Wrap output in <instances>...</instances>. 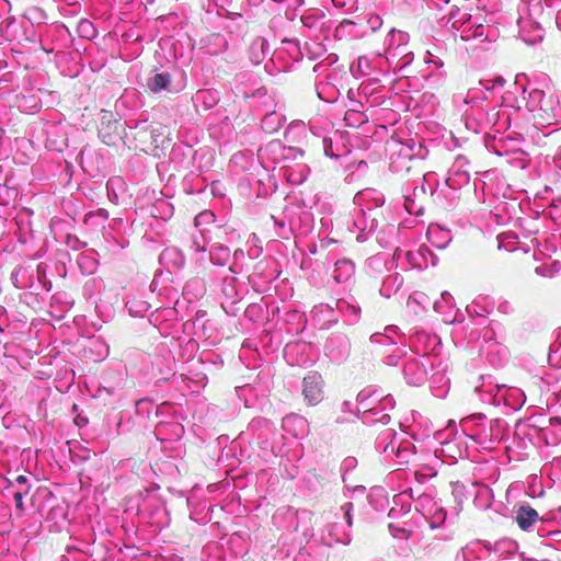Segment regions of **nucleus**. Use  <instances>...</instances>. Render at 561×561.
I'll return each mask as SVG.
<instances>
[{
  "instance_id": "nucleus-7",
  "label": "nucleus",
  "mask_w": 561,
  "mask_h": 561,
  "mask_svg": "<svg viewBox=\"0 0 561 561\" xmlns=\"http://www.w3.org/2000/svg\"><path fill=\"white\" fill-rule=\"evenodd\" d=\"M304 156V150L298 147L285 146L280 140H272L259 149L257 157L266 170H274L276 165L296 160Z\"/></svg>"
},
{
  "instance_id": "nucleus-17",
  "label": "nucleus",
  "mask_w": 561,
  "mask_h": 561,
  "mask_svg": "<svg viewBox=\"0 0 561 561\" xmlns=\"http://www.w3.org/2000/svg\"><path fill=\"white\" fill-rule=\"evenodd\" d=\"M444 461L437 455V450L434 454L428 450H421L420 458L415 461L416 469L413 472L415 481L423 484L436 477Z\"/></svg>"
},
{
  "instance_id": "nucleus-45",
  "label": "nucleus",
  "mask_w": 561,
  "mask_h": 561,
  "mask_svg": "<svg viewBox=\"0 0 561 561\" xmlns=\"http://www.w3.org/2000/svg\"><path fill=\"white\" fill-rule=\"evenodd\" d=\"M382 85L379 84L378 79H370L363 82L359 87V95L365 98L370 106L380 105L383 102V95L379 93L382 91Z\"/></svg>"
},
{
  "instance_id": "nucleus-32",
  "label": "nucleus",
  "mask_w": 561,
  "mask_h": 561,
  "mask_svg": "<svg viewBox=\"0 0 561 561\" xmlns=\"http://www.w3.org/2000/svg\"><path fill=\"white\" fill-rule=\"evenodd\" d=\"M437 175L434 172H427L423 174L422 179L415 181L411 184H408L405 187V192H410L413 194L415 198L423 199L427 193L433 195L437 187Z\"/></svg>"
},
{
  "instance_id": "nucleus-63",
  "label": "nucleus",
  "mask_w": 561,
  "mask_h": 561,
  "mask_svg": "<svg viewBox=\"0 0 561 561\" xmlns=\"http://www.w3.org/2000/svg\"><path fill=\"white\" fill-rule=\"evenodd\" d=\"M313 312L316 317L323 318V323L321 327H330L339 321L337 310H335L330 305H319L314 307Z\"/></svg>"
},
{
  "instance_id": "nucleus-48",
  "label": "nucleus",
  "mask_w": 561,
  "mask_h": 561,
  "mask_svg": "<svg viewBox=\"0 0 561 561\" xmlns=\"http://www.w3.org/2000/svg\"><path fill=\"white\" fill-rule=\"evenodd\" d=\"M543 425V445L557 446L561 443V417H547Z\"/></svg>"
},
{
  "instance_id": "nucleus-53",
  "label": "nucleus",
  "mask_w": 561,
  "mask_h": 561,
  "mask_svg": "<svg viewBox=\"0 0 561 561\" xmlns=\"http://www.w3.org/2000/svg\"><path fill=\"white\" fill-rule=\"evenodd\" d=\"M355 274V264L352 260L343 257L335 262L333 278L336 283H347Z\"/></svg>"
},
{
  "instance_id": "nucleus-41",
  "label": "nucleus",
  "mask_w": 561,
  "mask_h": 561,
  "mask_svg": "<svg viewBox=\"0 0 561 561\" xmlns=\"http://www.w3.org/2000/svg\"><path fill=\"white\" fill-rule=\"evenodd\" d=\"M473 16L468 12L467 9H460L457 5H453L449 12L442 20H445V26L449 30L457 32L463 28L467 24L471 23Z\"/></svg>"
},
{
  "instance_id": "nucleus-16",
  "label": "nucleus",
  "mask_w": 561,
  "mask_h": 561,
  "mask_svg": "<svg viewBox=\"0 0 561 561\" xmlns=\"http://www.w3.org/2000/svg\"><path fill=\"white\" fill-rule=\"evenodd\" d=\"M275 227L278 228L277 236L288 240L298 229L306 233L310 229L311 214L302 211L298 217L285 215L284 218L272 216Z\"/></svg>"
},
{
  "instance_id": "nucleus-18",
  "label": "nucleus",
  "mask_w": 561,
  "mask_h": 561,
  "mask_svg": "<svg viewBox=\"0 0 561 561\" xmlns=\"http://www.w3.org/2000/svg\"><path fill=\"white\" fill-rule=\"evenodd\" d=\"M471 163L463 154H458L449 167L446 184L451 190H460L470 182Z\"/></svg>"
},
{
  "instance_id": "nucleus-54",
  "label": "nucleus",
  "mask_w": 561,
  "mask_h": 561,
  "mask_svg": "<svg viewBox=\"0 0 561 561\" xmlns=\"http://www.w3.org/2000/svg\"><path fill=\"white\" fill-rule=\"evenodd\" d=\"M427 239L433 247L443 250L451 242L453 237L449 230L439 226H431L427 231Z\"/></svg>"
},
{
  "instance_id": "nucleus-6",
  "label": "nucleus",
  "mask_w": 561,
  "mask_h": 561,
  "mask_svg": "<svg viewBox=\"0 0 561 561\" xmlns=\"http://www.w3.org/2000/svg\"><path fill=\"white\" fill-rule=\"evenodd\" d=\"M428 153L426 147L413 138L393 144L390 153V169L393 172L409 171L414 159H425Z\"/></svg>"
},
{
  "instance_id": "nucleus-36",
  "label": "nucleus",
  "mask_w": 561,
  "mask_h": 561,
  "mask_svg": "<svg viewBox=\"0 0 561 561\" xmlns=\"http://www.w3.org/2000/svg\"><path fill=\"white\" fill-rule=\"evenodd\" d=\"M353 202L357 208H364L368 211L370 208L378 210L383 205L385 197L375 188H365L355 194Z\"/></svg>"
},
{
  "instance_id": "nucleus-47",
  "label": "nucleus",
  "mask_w": 561,
  "mask_h": 561,
  "mask_svg": "<svg viewBox=\"0 0 561 561\" xmlns=\"http://www.w3.org/2000/svg\"><path fill=\"white\" fill-rule=\"evenodd\" d=\"M394 405L396 401L392 396H383V400L376 408H373V411H369L371 413V425L377 423L388 424L390 422L389 411L393 410Z\"/></svg>"
},
{
  "instance_id": "nucleus-28",
  "label": "nucleus",
  "mask_w": 561,
  "mask_h": 561,
  "mask_svg": "<svg viewBox=\"0 0 561 561\" xmlns=\"http://www.w3.org/2000/svg\"><path fill=\"white\" fill-rule=\"evenodd\" d=\"M301 23L310 32H319L323 38H327L333 28V23L321 11L302 14Z\"/></svg>"
},
{
  "instance_id": "nucleus-14",
  "label": "nucleus",
  "mask_w": 561,
  "mask_h": 561,
  "mask_svg": "<svg viewBox=\"0 0 561 561\" xmlns=\"http://www.w3.org/2000/svg\"><path fill=\"white\" fill-rule=\"evenodd\" d=\"M351 348L348 336L342 332H334L325 340L323 353L332 363L342 364L350 357Z\"/></svg>"
},
{
  "instance_id": "nucleus-4",
  "label": "nucleus",
  "mask_w": 561,
  "mask_h": 561,
  "mask_svg": "<svg viewBox=\"0 0 561 561\" xmlns=\"http://www.w3.org/2000/svg\"><path fill=\"white\" fill-rule=\"evenodd\" d=\"M410 35L401 30L392 27L383 39L385 57L393 68V71L402 77H408V68L414 59V54L409 49Z\"/></svg>"
},
{
  "instance_id": "nucleus-24",
  "label": "nucleus",
  "mask_w": 561,
  "mask_h": 561,
  "mask_svg": "<svg viewBox=\"0 0 561 561\" xmlns=\"http://www.w3.org/2000/svg\"><path fill=\"white\" fill-rule=\"evenodd\" d=\"M460 38L465 42L471 39H480L481 42H493L496 37V31L488 25H483L473 18L470 24H467L463 28H460Z\"/></svg>"
},
{
  "instance_id": "nucleus-22",
  "label": "nucleus",
  "mask_w": 561,
  "mask_h": 561,
  "mask_svg": "<svg viewBox=\"0 0 561 561\" xmlns=\"http://www.w3.org/2000/svg\"><path fill=\"white\" fill-rule=\"evenodd\" d=\"M287 44L290 47V51L295 53L293 56L294 61H299L304 57L314 61L328 55L325 46L317 39L306 42L304 47H300L299 43L295 39L288 41Z\"/></svg>"
},
{
  "instance_id": "nucleus-25",
  "label": "nucleus",
  "mask_w": 561,
  "mask_h": 561,
  "mask_svg": "<svg viewBox=\"0 0 561 561\" xmlns=\"http://www.w3.org/2000/svg\"><path fill=\"white\" fill-rule=\"evenodd\" d=\"M367 36V30L364 25V19L360 16L356 20H343L339 25L334 26V37L343 38H363Z\"/></svg>"
},
{
  "instance_id": "nucleus-30",
  "label": "nucleus",
  "mask_w": 561,
  "mask_h": 561,
  "mask_svg": "<svg viewBox=\"0 0 561 561\" xmlns=\"http://www.w3.org/2000/svg\"><path fill=\"white\" fill-rule=\"evenodd\" d=\"M288 41L289 39L283 42L285 47L276 49L273 53L270 59L271 66L270 64H265V69L271 75L273 73V70H276L277 72L288 71L291 68L293 62H295L293 60V56L295 55V53L293 50L290 51V47L287 44Z\"/></svg>"
},
{
  "instance_id": "nucleus-12",
  "label": "nucleus",
  "mask_w": 561,
  "mask_h": 561,
  "mask_svg": "<svg viewBox=\"0 0 561 561\" xmlns=\"http://www.w3.org/2000/svg\"><path fill=\"white\" fill-rule=\"evenodd\" d=\"M380 211L370 208L369 211L364 208L355 207L352 213V225L350 231L357 232L356 240L365 242L376 231L379 225Z\"/></svg>"
},
{
  "instance_id": "nucleus-62",
  "label": "nucleus",
  "mask_w": 561,
  "mask_h": 561,
  "mask_svg": "<svg viewBox=\"0 0 561 561\" xmlns=\"http://www.w3.org/2000/svg\"><path fill=\"white\" fill-rule=\"evenodd\" d=\"M403 285V277L399 273L388 275L380 287V294L385 297H390L397 293Z\"/></svg>"
},
{
  "instance_id": "nucleus-55",
  "label": "nucleus",
  "mask_w": 561,
  "mask_h": 561,
  "mask_svg": "<svg viewBox=\"0 0 561 561\" xmlns=\"http://www.w3.org/2000/svg\"><path fill=\"white\" fill-rule=\"evenodd\" d=\"M270 51L271 47L267 39H265L264 37H256L255 39H253L250 46V60L254 65H260L266 58Z\"/></svg>"
},
{
  "instance_id": "nucleus-5",
  "label": "nucleus",
  "mask_w": 561,
  "mask_h": 561,
  "mask_svg": "<svg viewBox=\"0 0 561 561\" xmlns=\"http://www.w3.org/2000/svg\"><path fill=\"white\" fill-rule=\"evenodd\" d=\"M376 448L381 450L386 458L396 460L398 465L415 462L420 458L421 450L408 439H397L393 430L387 428L376 439Z\"/></svg>"
},
{
  "instance_id": "nucleus-23",
  "label": "nucleus",
  "mask_w": 561,
  "mask_h": 561,
  "mask_svg": "<svg viewBox=\"0 0 561 561\" xmlns=\"http://www.w3.org/2000/svg\"><path fill=\"white\" fill-rule=\"evenodd\" d=\"M322 377L317 371H310L302 380V394L309 405H316L323 399Z\"/></svg>"
},
{
  "instance_id": "nucleus-29",
  "label": "nucleus",
  "mask_w": 561,
  "mask_h": 561,
  "mask_svg": "<svg viewBox=\"0 0 561 561\" xmlns=\"http://www.w3.org/2000/svg\"><path fill=\"white\" fill-rule=\"evenodd\" d=\"M482 547L493 553L496 558L501 560H506L512 557L517 556L518 552V543L510 538H502L496 540L495 542H491L488 540L480 541Z\"/></svg>"
},
{
  "instance_id": "nucleus-2",
  "label": "nucleus",
  "mask_w": 561,
  "mask_h": 561,
  "mask_svg": "<svg viewBox=\"0 0 561 561\" xmlns=\"http://www.w3.org/2000/svg\"><path fill=\"white\" fill-rule=\"evenodd\" d=\"M383 362L388 366L402 364L403 378L410 386H422L428 380L431 373L432 383H442L444 387L449 382L443 371L435 370L436 358L432 355L409 354L404 347H396L385 356Z\"/></svg>"
},
{
  "instance_id": "nucleus-11",
  "label": "nucleus",
  "mask_w": 561,
  "mask_h": 561,
  "mask_svg": "<svg viewBox=\"0 0 561 561\" xmlns=\"http://www.w3.org/2000/svg\"><path fill=\"white\" fill-rule=\"evenodd\" d=\"M474 119L481 129H494L496 133L506 130L511 125L510 113L502 106L488 107L484 104L477 106Z\"/></svg>"
},
{
  "instance_id": "nucleus-26",
  "label": "nucleus",
  "mask_w": 561,
  "mask_h": 561,
  "mask_svg": "<svg viewBox=\"0 0 561 561\" xmlns=\"http://www.w3.org/2000/svg\"><path fill=\"white\" fill-rule=\"evenodd\" d=\"M237 95H241L245 101H249L251 106L256 108L270 110L275 107L274 99L268 94L265 87H259L256 89H238Z\"/></svg>"
},
{
  "instance_id": "nucleus-35",
  "label": "nucleus",
  "mask_w": 561,
  "mask_h": 561,
  "mask_svg": "<svg viewBox=\"0 0 561 561\" xmlns=\"http://www.w3.org/2000/svg\"><path fill=\"white\" fill-rule=\"evenodd\" d=\"M407 260L413 267L420 270L427 268L430 265L436 266L438 262L437 255L425 244L421 245L415 252L409 251Z\"/></svg>"
},
{
  "instance_id": "nucleus-44",
  "label": "nucleus",
  "mask_w": 561,
  "mask_h": 561,
  "mask_svg": "<svg viewBox=\"0 0 561 561\" xmlns=\"http://www.w3.org/2000/svg\"><path fill=\"white\" fill-rule=\"evenodd\" d=\"M219 93L211 89L198 90L193 96L192 102L197 112H207L215 107L219 102Z\"/></svg>"
},
{
  "instance_id": "nucleus-37",
  "label": "nucleus",
  "mask_w": 561,
  "mask_h": 561,
  "mask_svg": "<svg viewBox=\"0 0 561 561\" xmlns=\"http://www.w3.org/2000/svg\"><path fill=\"white\" fill-rule=\"evenodd\" d=\"M159 263L169 272H178L184 267L185 256L179 248L168 247L160 253Z\"/></svg>"
},
{
  "instance_id": "nucleus-27",
  "label": "nucleus",
  "mask_w": 561,
  "mask_h": 561,
  "mask_svg": "<svg viewBox=\"0 0 561 561\" xmlns=\"http://www.w3.org/2000/svg\"><path fill=\"white\" fill-rule=\"evenodd\" d=\"M479 84L480 88L472 89L468 93L465 100L467 104H477V106L483 105L488 99L486 92H492L496 88H503L505 84V79L503 77H496L492 80H481Z\"/></svg>"
},
{
  "instance_id": "nucleus-56",
  "label": "nucleus",
  "mask_w": 561,
  "mask_h": 561,
  "mask_svg": "<svg viewBox=\"0 0 561 561\" xmlns=\"http://www.w3.org/2000/svg\"><path fill=\"white\" fill-rule=\"evenodd\" d=\"M414 505L415 510L423 516L426 517L437 511V502L428 493H417L414 491Z\"/></svg>"
},
{
  "instance_id": "nucleus-9",
  "label": "nucleus",
  "mask_w": 561,
  "mask_h": 561,
  "mask_svg": "<svg viewBox=\"0 0 561 561\" xmlns=\"http://www.w3.org/2000/svg\"><path fill=\"white\" fill-rule=\"evenodd\" d=\"M547 416L543 413L533 414L529 417L519 420L515 425V437L523 442L526 447V442L535 447L543 445V425L547 423Z\"/></svg>"
},
{
  "instance_id": "nucleus-15",
  "label": "nucleus",
  "mask_w": 561,
  "mask_h": 561,
  "mask_svg": "<svg viewBox=\"0 0 561 561\" xmlns=\"http://www.w3.org/2000/svg\"><path fill=\"white\" fill-rule=\"evenodd\" d=\"M439 344L440 339L426 329L413 328L409 333L410 354L431 355Z\"/></svg>"
},
{
  "instance_id": "nucleus-61",
  "label": "nucleus",
  "mask_w": 561,
  "mask_h": 561,
  "mask_svg": "<svg viewBox=\"0 0 561 561\" xmlns=\"http://www.w3.org/2000/svg\"><path fill=\"white\" fill-rule=\"evenodd\" d=\"M150 307V304L140 295L129 296L126 301V308L133 317H145Z\"/></svg>"
},
{
  "instance_id": "nucleus-43",
  "label": "nucleus",
  "mask_w": 561,
  "mask_h": 561,
  "mask_svg": "<svg viewBox=\"0 0 561 561\" xmlns=\"http://www.w3.org/2000/svg\"><path fill=\"white\" fill-rule=\"evenodd\" d=\"M494 152L499 156H511L508 162L518 168L525 169L528 165V158L522 149H508L505 141L500 139L494 146Z\"/></svg>"
},
{
  "instance_id": "nucleus-39",
  "label": "nucleus",
  "mask_w": 561,
  "mask_h": 561,
  "mask_svg": "<svg viewBox=\"0 0 561 561\" xmlns=\"http://www.w3.org/2000/svg\"><path fill=\"white\" fill-rule=\"evenodd\" d=\"M405 433L416 443H422L430 438L434 433L432 424L422 417V415H413V421L407 426Z\"/></svg>"
},
{
  "instance_id": "nucleus-13",
  "label": "nucleus",
  "mask_w": 561,
  "mask_h": 561,
  "mask_svg": "<svg viewBox=\"0 0 561 561\" xmlns=\"http://www.w3.org/2000/svg\"><path fill=\"white\" fill-rule=\"evenodd\" d=\"M138 514L142 522L149 524L153 530L168 526L169 517L164 504L154 496H149L139 505Z\"/></svg>"
},
{
  "instance_id": "nucleus-40",
  "label": "nucleus",
  "mask_w": 561,
  "mask_h": 561,
  "mask_svg": "<svg viewBox=\"0 0 561 561\" xmlns=\"http://www.w3.org/2000/svg\"><path fill=\"white\" fill-rule=\"evenodd\" d=\"M323 542L331 547L333 543L350 545L351 534L344 529V526L337 523L328 524L322 535Z\"/></svg>"
},
{
  "instance_id": "nucleus-52",
  "label": "nucleus",
  "mask_w": 561,
  "mask_h": 561,
  "mask_svg": "<svg viewBox=\"0 0 561 561\" xmlns=\"http://www.w3.org/2000/svg\"><path fill=\"white\" fill-rule=\"evenodd\" d=\"M208 257L211 264L222 267L229 265L231 252L228 245L221 242H213L208 249Z\"/></svg>"
},
{
  "instance_id": "nucleus-10",
  "label": "nucleus",
  "mask_w": 561,
  "mask_h": 561,
  "mask_svg": "<svg viewBox=\"0 0 561 561\" xmlns=\"http://www.w3.org/2000/svg\"><path fill=\"white\" fill-rule=\"evenodd\" d=\"M245 434L251 436V442L256 444L260 449L276 455L272 445L276 435V426L272 421L263 416L253 417L248 424Z\"/></svg>"
},
{
  "instance_id": "nucleus-51",
  "label": "nucleus",
  "mask_w": 561,
  "mask_h": 561,
  "mask_svg": "<svg viewBox=\"0 0 561 561\" xmlns=\"http://www.w3.org/2000/svg\"><path fill=\"white\" fill-rule=\"evenodd\" d=\"M265 114L261 119V128L264 133L274 134L284 125L286 117L277 112L275 107L265 110Z\"/></svg>"
},
{
  "instance_id": "nucleus-42",
  "label": "nucleus",
  "mask_w": 561,
  "mask_h": 561,
  "mask_svg": "<svg viewBox=\"0 0 561 561\" xmlns=\"http://www.w3.org/2000/svg\"><path fill=\"white\" fill-rule=\"evenodd\" d=\"M208 232L211 234L213 242L234 243L241 239L238 230L229 224L208 226Z\"/></svg>"
},
{
  "instance_id": "nucleus-3",
  "label": "nucleus",
  "mask_w": 561,
  "mask_h": 561,
  "mask_svg": "<svg viewBox=\"0 0 561 561\" xmlns=\"http://www.w3.org/2000/svg\"><path fill=\"white\" fill-rule=\"evenodd\" d=\"M463 433L484 449H493L508 437V423L500 417L489 420L474 413L460 421Z\"/></svg>"
},
{
  "instance_id": "nucleus-1",
  "label": "nucleus",
  "mask_w": 561,
  "mask_h": 561,
  "mask_svg": "<svg viewBox=\"0 0 561 561\" xmlns=\"http://www.w3.org/2000/svg\"><path fill=\"white\" fill-rule=\"evenodd\" d=\"M515 84L520 89L526 100L527 108L533 113L534 125L538 129L552 127L548 134L561 127V99L552 91H543L530 87L527 76L518 73Z\"/></svg>"
},
{
  "instance_id": "nucleus-64",
  "label": "nucleus",
  "mask_w": 561,
  "mask_h": 561,
  "mask_svg": "<svg viewBox=\"0 0 561 561\" xmlns=\"http://www.w3.org/2000/svg\"><path fill=\"white\" fill-rule=\"evenodd\" d=\"M481 545L480 541L478 542H471L467 545L466 547L461 548L456 557L455 561H482L480 553H479V546Z\"/></svg>"
},
{
  "instance_id": "nucleus-57",
  "label": "nucleus",
  "mask_w": 561,
  "mask_h": 561,
  "mask_svg": "<svg viewBox=\"0 0 561 561\" xmlns=\"http://www.w3.org/2000/svg\"><path fill=\"white\" fill-rule=\"evenodd\" d=\"M34 271L19 265L11 273V280L16 288L25 289L33 287Z\"/></svg>"
},
{
  "instance_id": "nucleus-8",
  "label": "nucleus",
  "mask_w": 561,
  "mask_h": 561,
  "mask_svg": "<svg viewBox=\"0 0 561 561\" xmlns=\"http://www.w3.org/2000/svg\"><path fill=\"white\" fill-rule=\"evenodd\" d=\"M147 89L157 94L161 92L165 93H179L186 87V77L184 72L174 70L170 71H153L146 81Z\"/></svg>"
},
{
  "instance_id": "nucleus-20",
  "label": "nucleus",
  "mask_w": 561,
  "mask_h": 561,
  "mask_svg": "<svg viewBox=\"0 0 561 561\" xmlns=\"http://www.w3.org/2000/svg\"><path fill=\"white\" fill-rule=\"evenodd\" d=\"M514 519L517 523L518 527L525 531L533 530L536 524L540 523V526L537 528L539 536L545 537L553 533L546 531V529L542 527L545 520L542 518H539L537 511L533 508L529 504L520 505L515 512Z\"/></svg>"
},
{
  "instance_id": "nucleus-58",
  "label": "nucleus",
  "mask_w": 561,
  "mask_h": 561,
  "mask_svg": "<svg viewBox=\"0 0 561 561\" xmlns=\"http://www.w3.org/2000/svg\"><path fill=\"white\" fill-rule=\"evenodd\" d=\"M156 432L158 436H161V439L173 440L182 437L184 427L178 422H162L157 425Z\"/></svg>"
},
{
  "instance_id": "nucleus-21",
  "label": "nucleus",
  "mask_w": 561,
  "mask_h": 561,
  "mask_svg": "<svg viewBox=\"0 0 561 561\" xmlns=\"http://www.w3.org/2000/svg\"><path fill=\"white\" fill-rule=\"evenodd\" d=\"M356 399L358 417L364 424L371 425V413L369 411H373V408H376L383 400V396L376 390L365 388L359 391Z\"/></svg>"
},
{
  "instance_id": "nucleus-34",
  "label": "nucleus",
  "mask_w": 561,
  "mask_h": 561,
  "mask_svg": "<svg viewBox=\"0 0 561 561\" xmlns=\"http://www.w3.org/2000/svg\"><path fill=\"white\" fill-rule=\"evenodd\" d=\"M483 403L500 407V393H502V385L494 383L491 377H482V383L474 389Z\"/></svg>"
},
{
  "instance_id": "nucleus-49",
  "label": "nucleus",
  "mask_w": 561,
  "mask_h": 561,
  "mask_svg": "<svg viewBox=\"0 0 561 561\" xmlns=\"http://www.w3.org/2000/svg\"><path fill=\"white\" fill-rule=\"evenodd\" d=\"M370 343L389 346L402 343V337L399 335V328L397 325H388L383 332H376L370 335Z\"/></svg>"
},
{
  "instance_id": "nucleus-46",
  "label": "nucleus",
  "mask_w": 561,
  "mask_h": 561,
  "mask_svg": "<svg viewBox=\"0 0 561 561\" xmlns=\"http://www.w3.org/2000/svg\"><path fill=\"white\" fill-rule=\"evenodd\" d=\"M335 308L344 317L346 323L354 324L359 320L360 307L353 297L336 300Z\"/></svg>"
},
{
  "instance_id": "nucleus-50",
  "label": "nucleus",
  "mask_w": 561,
  "mask_h": 561,
  "mask_svg": "<svg viewBox=\"0 0 561 561\" xmlns=\"http://www.w3.org/2000/svg\"><path fill=\"white\" fill-rule=\"evenodd\" d=\"M414 489L408 488L399 494L393 496V503L397 506H400V510L397 511L396 507H392L389 512V516L394 518L399 514H407L411 511L412 503H414Z\"/></svg>"
},
{
  "instance_id": "nucleus-33",
  "label": "nucleus",
  "mask_w": 561,
  "mask_h": 561,
  "mask_svg": "<svg viewBox=\"0 0 561 561\" xmlns=\"http://www.w3.org/2000/svg\"><path fill=\"white\" fill-rule=\"evenodd\" d=\"M309 348L310 346L305 342H289L285 345L284 357L290 365H308L311 362L307 355Z\"/></svg>"
},
{
  "instance_id": "nucleus-38",
  "label": "nucleus",
  "mask_w": 561,
  "mask_h": 561,
  "mask_svg": "<svg viewBox=\"0 0 561 561\" xmlns=\"http://www.w3.org/2000/svg\"><path fill=\"white\" fill-rule=\"evenodd\" d=\"M501 405L510 411L519 410L526 402V396L524 391L515 387H506L502 385V393L499 396Z\"/></svg>"
},
{
  "instance_id": "nucleus-59",
  "label": "nucleus",
  "mask_w": 561,
  "mask_h": 561,
  "mask_svg": "<svg viewBox=\"0 0 561 561\" xmlns=\"http://www.w3.org/2000/svg\"><path fill=\"white\" fill-rule=\"evenodd\" d=\"M494 304L489 297H478L467 306V312L470 316L485 318L493 310Z\"/></svg>"
},
{
  "instance_id": "nucleus-31",
  "label": "nucleus",
  "mask_w": 561,
  "mask_h": 561,
  "mask_svg": "<svg viewBox=\"0 0 561 561\" xmlns=\"http://www.w3.org/2000/svg\"><path fill=\"white\" fill-rule=\"evenodd\" d=\"M213 243L211 234L208 232V226L196 229L191 234L190 250L193 251L197 256L196 262L203 263L205 261V253L208 251Z\"/></svg>"
},
{
  "instance_id": "nucleus-19",
  "label": "nucleus",
  "mask_w": 561,
  "mask_h": 561,
  "mask_svg": "<svg viewBox=\"0 0 561 561\" xmlns=\"http://www.w3.org/2000/svg\"><path fill=\"white\" fill-rule=\"evenodd\" d=\"M242 295L234 276H226L221 282V307L228 316H237Z\"/></svg>"
},
{
  "instance_id": "nucleus-60",
  "label": "nucleus",
  "mask_w": 561,
  "mask_h": 561,
  "mask_svg": "<svg viewBox=\"0 0 561 561\" xmlns=\"http://www.w3.org/2000/svg\"><path fill=\"white\" fill-rule=\"evenodd\" d=\"M205 316V312L203 314H197L196 319L194 320V327L197 330H201V335L206 340L209 341V344H215L218 340L216 328L210 320H203Z\"/></svg>"
}]
</instances>
